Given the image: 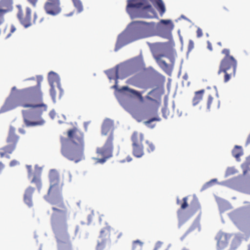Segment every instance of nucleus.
<instances>
[{"label": "nucleus", "mask_w": 250, "mask_h": 250, "mask_svg": "<svg viewBox=\"0 0 250 250\" xmlns=\"http://www.w3.org/2000/svg\"><path fill=\"white\" fill-rule=\"evenodd\" d=\"M19 93V97L16 100L11 97L7 98L3 108L6 110L18 106L31 108L34 110L22 111L23 121L26 126L30 127L43 125L45 122L41 116L43 112L47 111V105L43 102L40 82H38L36 86L20 90Z\"/></svg>", "instance_id": "f257e3e1"}, {"label": "nucleus", "mask_w": 250, "mask_h": 250, "mask_svg": "<svg viewBox=\"0 0 250 250\" xmlns=\"http://www.w3.org/2000/svg\"><path fill=\"white\" fill-rule=\"evenodd\" d=\"M68 139L62 138L61 153L70 161L78 163L83 157L84 141L83 133L76 128L68 131Z\"/></svg>", "instance_id": "f03ea898"}, {"label": "nucleus", "mask_w": 250, "mask_h": 250, "mask_svg": "<svg viewBox=\"0 0 250 250\" xmlns=\"http://www.w3.org/2000/svg\"><path fill=\"white\" fill-rule=\"evenodd\" d=\"M46 201L54 206L52 208L53 212L51 216V224L53 229L59 230L61 234L58 235V238L62 241L64 234L65 239H68L69 235L66 232L68 209L61 194L56 196H50L48 200Z\"/></svg>", "instance_id": "7ed1b4c3"}, {"label": "nucleus", "mask_w": 250, "mask_h": 250, "mask_svg": "<svg viewBox=\"0 0 250 250\" xmlns=\"http://www.w3.org/2000/svg\"><path fill=\"white\" fill-rule=\"evenodd\" d=\"M222 53L225 56L220 62L218 73L224 74V81L227 83L235 75L237 61L232 56L230 55L229 49L225 48L222 50Z\"/></svg>", "instance_id": "20e7f679"}, {"label": "nucleus", "mask_w": 250, "mask_h": 250, "mask_svg": "<svg viewBox=\"0 0 250 250\" xmlns=\"http://www.w3.org/2000/svg\"><path fill=\"white\" fill-rule=\"evenodd\" d=\"M50 186L47 194L44 196L46 200H48L50 196H56L62 194L63 183L61 181L58 172L55 169H51L49 173Z\"/></svg>", "instance_id": "39448f33"}, {"label": "nucleus", "mask_w": 250, "mask_h": 250, "mask_svg": "<svg viewBox=\"0 0 250 250\" xmlns=\"http://www.w3.org/2000/svg\"><path fill=\"white\" fill-rule=\"evenodd\" d=\"M114 136L112 134L108 136L103 146L97 147L96 153L100 158H97V163L103 164L112 156Z\"/></svg>", "instance_id": "423d86ee"}, {"label": "nucleus", "mask_w": 250, "mask_h": 250, "mask_svg": "<svg viewBox=\"0 0 250 250\" xmlns=\"http://www.w3.org/2000/svg\"><path fill=\"white\" fill-rule=\"evenodd\" d=\"M131 25L134 27L131 36L133 38L134 40H136L145 37V33L151 31L153 29L155 23L135 21L131 23Z\"/></svg>", "instance_id": "0eeeda50"}, {"label": "nucleus", "mask_w": 250, "mask_h": 250, "mask_svg": "<svg viewBox=\"0 0 250 250\" xmlns=\"http://www.w3.org/2000/svg\"><path fill=\"white\" fill-rule=\"evenodd\" d=\"M144 139V134L137 131L134 132L131 136L132 154L136 157L141 158L144 154V148L142 143Z\"/></svg>", "instance_id": "6e6552de"}, {"label": "nucleus", "mask_w": 250, "mask_h": 250, "mask_svg": "<svg viewBox=\"0 0 250 250\" xmlns=\"http://www.w3.org/2000/svg\"><path fill=\"white\" fill-rule=\"evenodd\" d=\"M112 229H113L110 226H106L101 230L97 240L96 250H108Z\"/></svg>", "instance_id": "1a4fd4ad"}, {"label": "nucleus", "mask_w": 250, "mask_h": 250, "mask_svg": "<svg viewBox=\"0 0 250 250\" xmlns=\"http://www.w3.org/2000/svg\"><path fill=\"white\" fill-rule=\"evenodd\" d=\"M126 11L132 19L135 18L136 13L147 3L146 0H127Z\"/></svg>", "instance_id": "9d476101"}, {"label": "nucleus", "mask_w": 250, "mask_h": 250, "mask_svg": "<svg viewBox=\"0 0 250 250\" xmlns=\"http://www.w3.org/2000/svg\"><path fill=\"white\" fill-rule=\"evenodd\" d=\"M18 11L17 13V17L21 23L25 27L27 28L31 25V10L29 7H27L24 13L22 9L21 5H17Z\"/></svg>", "instance_id": "9b49d317"}, {"label": "nucleus", "mask_w": 250, "mask_h": 250, "mask_svg": "<svg viewBox=\"0 0 250 250\" xmlns=\"http://www.w3.org/2000/svg\"><path fill=\"white\" fill-rule=\"evenodd\" d=\"M160 22L164 24L165 25L160 28L158 35L163 38L171 39L172 38L171 31L174 28L173 23L168 20H161Z\"/></svg>", "instance_id": "f8f14e48"}, {"label": "nucleus", "mask_w": 250, "mask_h": 250, "mask_svg": "<svg viewBox=\"0 0 250 250\" xmlns=\"http://www.w3.org/2000/svg\"><path fill=\"white\" fill-rule=\"evenodd\" d=\"M157 17V14L152 6L147 3L136 13L135 18L152 19Z\"/></svg>", "instance_id": "ddd939ff"}, {"label": "nucleus", "mask_w": 250, "mask_h": 250, "mask_svg": "<svg viewBox=\"0 0 250 250\" xmlns=\"http://www.w3.org/2000/svg\"><path fill=\"white\" fill-rule=\"evenodd\" d=\"M43 8L47 14L53 16L58 15L62 10L60 1L45 2Z\"/></svg>", "instance_id": "4468645a"}, {"label": "nucleus", "mask_w": 250, "mask_h": 250, "mask_svg": "<svg viewBox=\"0 0 250 250\" xmlns=\"http://www.w3.org/2000/svg\"><path fill=\"white\" fill-rule=\"evenodd\" d=\"M131 73L127 71V68L122 66L116 69H112L108 72L107 75L110 80H117L119 78L123 79L130 75Z\"/></svg>", "instance_id": "2eb2a0df"}, {"label": "nucleus", "mask_w": 250, "mask_h": 250, "mask_svg": "<svg viewBox=\"0 0 250 250\" xmlns=\"http://www.w3.org/2000/svg\"><path fill=\"white\" fill-rule=\"evenodd\" d=\"M230 235L223 233L219 232L216 236V240H217V250H223L228 245Z\"/></svg>", "instance_id": "dca6fc26"}, {"label": "nucleus", "mask_w": 250, "mask_h": 250, "mask_svg": "<svg viewBox=\"0 0 250 250\" xmlns=\"http://www.w3.org/2000/svg\"><path fill=\"white\" fill-rule=\"evenodd\" d=\"M20 137L16 133V128L11 126L9 128L8 136L6 139L7 145L16 148Z\"/></svg>", "instance_id": "f3484780"}, {"label": "nucleus", "mask_w": 250, "mask_h": 250, "mask_svg": "<svg viewBox=\"0 0 250 250\" xmlns=\"http://www.w3.org/2000/svg\"><path fill=\"white\" fill-rule=\"evenodd\" d=\"M113 122L109 119L104 120L102 127V133L104 135L108 134L110 136L112 134L113 136Z\"/></svg>", "instance_id": "a211bd4d"}, {"label": "nucleus", "mask_w": 250, "mask_h": 250, "mask_svg": "<svg viewBox=\"0 0 250 250\" xmlns=\"http://www.w3.org/2000/svg\"><path fill=\"white\" fill-rule=\"evenodd\" d=\"M13 0H0V12L4 14L13 10Z\"/></svg>", "instance_id": "6ab92c4d"}, {"label": "nucleus", "mask_w": 250, "mask_h": 250, "mask_svg": "<svg viewBox=\"0 0 250 250\" xmlns=\"http://www.w3.org/2000/svg\"><path fill=\"white\" fill-rule=\"evenodd\" d=\"M188 197H185L183 198V203L181 205V208L177 211V215L180 225H182L185 221L183 219L185 212L183 210L186 209L188 206Z\"/></svg>", "instance_id": "aec40b11"}, {"label": "nucleus", "mask_w": 250, "mask_h": 250, "mask_svg": "<svg viewBox=\"0 0 250 250\" xmlns=\"http://www.w3.org/2000/svg\"><path fill=\"white\" fill-rule=\"evenodd\" d=\"M35 188L29 187L25 190L24 195V201L26 204L29 207H32L33 205L32 197L34 193Z\"/></svg>", "instance_id": "412c9836"}, {"label": "nucleus", "mask_w": 250, "mask_h": 250, "mask_svg": "<svg viewBox=\"0 0 250 250\" xmlns=\"http://www.w3.org/2000/svg\"><path fill=\"white\" fill-rule=\"evenodd\" d=\"M15 148L14 146H10L8 145L0 148V156L1 158L4 157H6L8 159L10 158L9 154H11L15 150Z\"/></svg>", "instance_id": "4be33fe9"}, {"label": "nucleus", "mask_w": 250, "mask_h": 250, "mask_svg": "<svg viewBox=\"0 0 250 250\" xmlns=\"http://www.w3.org/2000/svg\"><path fill=\"white\" fill-rule=\"evenodd\" d=\"M207 106L208 109L209 110L211 107L218 108L220 107V101L219 100H214L213 97L209 94L207 101Z\"/></svg>", "instance_id": "5701e85b"}, {"label": "nucleus", "mask_w": 250, "mask_h": 250, "mask_svg": "<svg viewBox=\"0 0 250 250\" xmlns=\"http://www.w3.org/2000/svg\"><path fill=\"white\" fill-rule=\"evenodd\" d=\"M204 92L205 90L203 89L195 92L194 96L192 99V104L194 106L199 104L202 100Z\"/></svg>", "instance_id": "b1692460"}, {"label": "nucleus", "mask_w": 250, "mask_h": 250, "mask_svg": "<svg viewBox=\"0 0 250 250\" xmlns=\"http://www.w3.org/2000/svg\"><path fill=\"white\" fill-rule=\"evenodd\" d=\"M243 154V149L241 146H235L232 151V154L237 160Z\"/></svg>", "instance_id": "393cba45"}, {"label": "nucleus", "mask_w": 250, "mask_h": 250, "mask_svg": "<svg viewBox=\"0 0 250 250\" xmlns=\"http://www.w3.org/2000/svg\"><path fill=\"white\" fill-rule=\"evenodd\" d=\"M48 80L50 85H53L54 83H58V76L55 72H50L48 74Z\"/></svg>", "instance_id": "a878e982"}, {"label": "nucleus", "mask_w": 250, "mask_h": 250, "mask_svg": "<svg viewBox=\"0 0 250 250\" xmlns=\"http://www.w3.org/2000/svg\"><path fill=\"white\" fill-rule=\"evenodd\" d=\"M31 182V183H34L35 184L38 191L40 192L42 187V183L40 176L35 175Z\"/></svg>", "instance_id": "bb28decb"}, {"label": "nucleus", "mask_w": 250, "mask_h": 250, "mask_svg": "<svg viewBox=\"0 0 250 250\" xmlns=\"http://www.w3.org/2000/svg\"><path fill=\"white\" fill-rule=\"evenodd\" d=\"M121 91H127L129 94H133L134 95H135L136 96L142 99V95L141 93L135 90L130 89L128 86H123L120 89Z\"/></svg>", "instance_id": "cd10ccee"}, {"label": "nucleus", "mask_w": 250, "mask_h": 250, "mask_svg": "<svg viewBox=\"0 0 250 250\" xmlns=\"http://www.w3.org/2000/svg\"><path fill=\"white\" fill-rule=\"evenodd\" d=\"M157 9L159 12V13L161 16H162L166 11V8L165 5L161 0L159 2H158L157 4Z\"/></svg>", "instance_id": "c85d7f7f"}, {"label": "nucleus", "mask_w": 250, "mask_h": 250, "mask_svg": "<svg viewBox=\"0 0 250 250\" xmlns=\"http://www.w3.org/2000/svg\"><path fill=\"white\" fill-rule=\"evenodd\" d=\"M74 6L77 9L79 13L81 12L83 10L82 3L80 0H72Z\"/></svg>", "instance_id": "c756f323"}, {"label": "nucleus", "mask_w": 250, "mask_h": 250, "mask_svg": "<svg viewBox=\"0 0 250 250\" xmlns=\"http://www.w3.org/2000/svg\"><path fill=\"white\" fill-rule=\"evenodd\" d=\"M143 243L140 240H136L133 241L132 245V250H141L142 248Z\"/></svg>", "instance_id": "7c9ffc66"}, {"label": "nucleus", "mask_w": 250, "mask_h": 250, "mask_svg": "<svg viewBox=\"0 0 250 250\" xmlns=\"http://www.w3.org/2000/svg\"><path fill=\"white\" fill-rule=\"evenodd\" d=\"M243 225L246 229L250 230V215L248 216L244 219Z\"/></svg>", "instance_id": "2f4dec72"}, {"label": "nucleus", "mask_w": 250, "mask_h": 250, "mask_svg": "<svg viewBox=\"0 0 250 250\" xmlns=\"http://www.w3.org/2000/svg\"><path fill=\"white\" fill-rule=\"evenodd\" d=\"M146 143L147 145L146 150L149 153L154 151L155 147L154 144L151 142H149V141H146Z\"/></svg>", "instance_id": "473e14b6"}, {"label": "nucleus", "mask_w": 250, "mask_h": 250, "mask_svg": "<svg viewBox=\"0 0 250 250\" xmlns=\"http://www.w3.org/2000/svg\"><path fill=\"white\" fill-rule=\"evenodd\" d=\"M159 65L161 68H162L164 70H166L168 68V65L166 63V62L164 61H161L159 62Z\"/></svg>", "instance_id": "72a5a7b5"}, {"label": "nucleus", "mask_w": 250, "mask_h": 250, "mask_svg": "<svg viewBox=\"0 0 250 250\" xmlns=\"http://www.w3.org/2000/svg\"><path fill=\"white\" fill-rule=\"evenodd\" d=\"M51 88L50 89V94L52 97V98L54 100L55 99L56 97V91L54 88V84L53 85H50Z\"/></svg>", "instance_id": "f704fd0d"}, {"label": "nucleus", "mask_w": 250, "mask_h": 250, "mask_svg": "<svg viewBox=\"0 0 250 250\" xmlns=\"http://www.w3.org/2000/svg\"><path fill=\"white\" fill-rule=\"evenodd\" d=\"M112 230L114 232V234L116 235L117 239H120L123 236V232L118 230H115L113 229Z\"/></svg>", "instance_id": "c9c22d12"}, {"label": "nucleus", "mask_w": 250, "mask_h": 250, "mask_svg": "<svg viewBox=\"0 0 250 250\" xmlns=\"http://www.w3.org/2000/svg\"><path fill=\"white\" fill-rule=\"evenodd\" d=\"M163 114L165 118H167L169 117H172V115H170L169 112L167 108H164L162 110Z\"/></svg>", "instance_id": "e433bc0d"}, {"label": "nucleus", "mask_w": 250, "mask_h": 250, "mask_svg": "<svg viewBox=\"0 0 250 250\" xmlns=\"http://www.w3.org/2000/svg\"><path fill=\"white\" fill-rule=\"evenodd\" d=\"M19 165H20V162L16 160H13L9 163L10 167H13Z\"/></svg>", "instance_id": "4c0bfd02"}, {"label": "nucleus", "mask_w": 250, "mask_h": 250, "mask_svg": "<svg viewBox=\"0 0 250 250\" xmlns=\"http://www.w3.org/2000/svg\"><path fill=\"white\" fill-rule=\"evenodd\" d=\"M159 120H160V119L158 118L154 117V118H152L149 119V120L146 121L145 122V124H146V125H147L153 121H159Z\"/></svg>", "instance_id": "58836bf2"}, {"label": "nucleus", "mask_w": 250, "mask_h": 250, "mask_svg": "<svg viewBox=\"0 0 250 250\" xmlns=\"http://www.w3.org/2000/svg\"><path fill=\"white\" fill-rule=\"evenodd\" d=\"M5 14L0 12V26L4 22V15Z\"/></svg>", "instance_id": "ea45409f"}, {"label": "nucleus", "mask_w": 250, "mask_h": 250, "mask_svg": "<svg viewBox=\"0 0 250 250\" xmlns=\"http://www.w3.org/2000/svg\"><path fill=\"white\" fill-rule=\"evenodd\" d=\"M197 37L200 38L203 36V32L201 28H198L196 31Z\"/></svg>", "instance_id": "a19ab883"}, {"label": "nucleus", "mask_w": 250, "mask_h": 250, "mask_svg": "<svg viewBox=\"0 0 250 250\" xmlns=\"http://www.w3.org/2000/svg\"><path fill=\"white\" fill-rule=\"evenodd\" d=\"M33 6H35L38 0H27Z\"/></svg>", "instance_id": "79ce46f5"}, {"label": "nucleus", "mask_w": 250, "mask_h": 250, "mask_svg": "<svg viewBox=\"0 0 250 250\" xmlns=\"http://www.w3.org/2000/svg\"><path fill=\"white\" fill-rule=\"evenodd\" d=\"M56 115L55 112L54 110H52L49 112V116L52 119H54Z\"/></svg>", "instance_id": "37998d69"}, {"label": "nucleus", "mask_w": 250, "mask_h": 250, "mask_svg": "<svg viewBox=\"0 0 250 250\" xmlns=\"http://www.w3.org/2000/svg\"><path fill=\"white\" fill-rule=\"evenodd\" d=\"M207 43H208V48L209 50L212 51V46L211 43L209 41H208Z\"/></svg>", "instance_id": "c03bdc74"}, {"label": "nucleus", "mask_w": 250, "mask_h": 250, "mask_svg": "<svg viewBox=\"0 0 250 250\" xmlns=\"http://www.w3.org/2000/svg\"><path fill=\"white\" fill-rule=\"evenodd\" d=\"M16 28L15 27V26L13 25H12L11 26V27H10V32H11V33H12L16 31Z\"/></svg>", "instance_id": "a18cd8bd"}, {"label": "nucleus", "mask_w": 250, "mask_h": 250, "mask_svg": "<svg viewBox=\"0 0 250 250\" xmlns=\"http://www.w3.org/2000/svg\"><path fill=\"white\" fill-rule=\"evenodd\" d=\"M154 5L157 4L161 0H149Z\"/></svg>", "instance_id": "49530a36"}, {"label": "nucleus", "mask_w": 250, "mask_h": 250, "mask_svg": "<svg viewBox=\"0 0 250 250\" xmlns=\"http://www.w3.org/2000/svg\"><path fill=\"white\" fill-rule=\"evenodd\" d=\"M4 168V165L1 162H0V172L2 170H3Z\"/></svg>", "instance_id": "de8ad7c7"}, {"label": "nucleus", "mask_w": 250, "mask_h": 250, "mask_svg": "<svg viewBox=\"0 0 250 250\" xmlns=\"http://www.w3.org/2000/svg\"><path fill=\"white\" fill-rule=\"evenodd\" d=\"M19 131L20 133L21 134H25V130L23 128H19Z\"/></svg>", "instance_id": "09e8293b"}, {"label": "nucleus", "mask_w": 250, "mask_h": 250, "mask_svg": "<svg viewBox=\"0 0 250 250\" xmlns=\"http://www.w3.org/2000/svg\"><path fill=\"white\" fill-rule=\"evenodd\" d=\"M37 15L36 13H34V21L35 22V21H36L37 19Z\"/></svg>", "instance_id": "8fccbe9b"}, {"label": "nucleus", "mask_w": 250, "mask_h": 250, "mask_svg": "<svg viewBox=\"0 0 250 250\" xmlns=\"http://www.w3.org/2000/svg\"><path fill=\"white\" fill-rule=\"evenodd\" d=\"M44 20V18L43 17L40 18L39 20V22L41 23Z\"/></svg>", "instance_id": "3c124183"}, {"label": "nucleus", "mask_w": 250, "mask_h": 250, "mask_svg": "<svg viewBox=\"0 0 250 250\" xmlns=\"http://www.w3.org/2000/svg\"><path fill=\"white\" fill-rule=\"evenodd\" d=\"M60 1V0H47L46 2Z\"/></svg>", "instance_id": "603ef678"}, {"label": "nucleus", "mask_w": 250, "mask_h": 250, "mask_svg": "<svg viewBox=\"0 0 250 250\" xmlns=\"http://www.w3.org/2000/svg\"><path fill=\"white\" fill-rule=\"evenodd\" d=\"M189 46H191V47H192L193 46V42L192 41H189Z\"/></svg>", "instance_id": "864d4df0"}, {"label": "nucleus", "mask_w": 250, "mask_h": 250, "mask_svg": "<svg viewBox=\"0 0 250 250\" xmlns=\"http://www.w3.org/2000/svg\"><path fill=\"white\" fill-rule=\"evenodd\" d=\"M236 247H237L236 246L233 247L232 246H231V248H230V249L229 250H235V249L236 248Z\"/></svg>", "instance_id": "5fc2aeb1"}, {"label": "nucleus", "mask_w": 250, "mask_h": 250, "mask_svg": "<svg viewBox=\"0 0 250 250\" xmlns=\"http://www.w3.org/2000/svg\"><path fill=\"white\" fill-rule=\"evenodd\" d=\"M78 230H79V227H77L76 228V229H75V233H77V232L78 231Z\"/></svg>", "instance_id": "6e6d98bb"}, {"label": "nucleus", "mask_w": 250, "mask_h": 250, "mask_svg": "<svg viewBox=\"0 0 250 250\" xmlns=\"http://www.w3.org/2000/svg\"><path fill=\"white\" fill-rule=\"evenodd\" d=\"M181 250H190L187 248H183Z\"/></svg>", "instance_id": "4d7b16f0"}, {"label": "nucleus", "mask_w": 250, "mask_h": 250, "mask_svg": "<svg viewBox=\"0 0 250 250\" xmlns=\"http://www.w3.org/2000/svg\"><path fill=\"white\" fill-rule=\"evenodd\" d=\"M217 44H218L219 45H220V46H222V43H221V42H218L217 43Z\"/></svg>", "instance_id": "13d9d810"}, {"label": "nucleus", "mask_w": 250, "mask_h": 250, "mask_svg": "<svg viewBox=\"0 0 250 250\" xmlns=\"http://www.w3.org/2000/svg\"><path fill=\"white\" fill-rule=\"evenodd\" d=\"M15 89H16V87H15V86H14V87H13L12 88V90H15Z\"/></svg>", "instance_id": "bf43d9fd"}, {"label": "nucleus", "mask_w": 250, "mask_h": 250, "mask_svg": "<svg viewBox=\"0 0 250 250\" xmlns=\"http://www.w3.org/2000/svg\"><path fill=\"white\" fill-rule=\"evenodd\" d=\"M177 203L178 204H179V200H177Z\"/></svg>", "instance_id": "052dcab7"}, {"label": "nucleus", "mask_w": 250, "mask_h": 250, "mask_svg": "<svg viewBox=\"0 0 250 250\" xmlns=\"http://www.w3.org/2000/svg\"><path fill=\"white\" fill-rule=\"evenodd\" d=\"M148 99H150V100H153V99L150 97H148Z\"/></svg>", "instance_id": "680f3d73"}]
</instances>
